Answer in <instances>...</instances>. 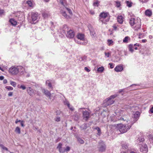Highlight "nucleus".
Listing matches in <instances>:
<instances>
[{"mask_svg":"<svg viewBox=\"0 0 153 153\" xmlns=\"http://www.w3.org/2000/svg\"><path fill=\"white\" fill-rule=\"evenodd\" d=\"M129 24L135 30H137L140 28L141 22L139 18H131L130 19Z\"/></svg>","mask_w":153,"mask_h":153,"instance_id":"nucleus-1","label":"nucleus"},{"mask_svg":"<svg viewBox=\"0 0 153 153\" xmlns=\"http://www.w3.org/2000/svg\"><path fill=\"white\" fill-rule=\"evenodd\" d=\"M25 70L23 67L21 66H12L9 70V71L12 74L16 75L19 72L23 74Z\"/></svg>","mask_w":153,"mask_h":153,"instance_id":"nucleus-2","label":"nucleus"},{"mask_svg":"<svg viewBox=\"0 0 153 153\" xmlns=\"http://www.w3.org/2000/svg\"><path fill=\"white\" fill-rule=\"evenodd\" d=\"M99 21L102 24H106L109 20L108 13L107 12H102L99 15Z\"/></svg>","mask_w":153,"mask_h":153,"instance_id":"nucleus-3","label":"nucleus"},{"mask_svg":"<svg viewBox=\"0 0 153 153\" xmlns=\"http://www.w3.org/2000/svg\"><path fill=\"white\" fill-rule=\"evenodd\" d=\"M131 124L130 125L119 124L117 125V128L119 131L122 133L127 132L131 127Z\"/></svg>","mask_w":153,"mask_h":153,"instance_id":"nucleus-4","label":"nucleus"},{"mask_svg":"<svg viewBox=\"0 0 153 153\" xmlns=\"http://www.w3.org/2000/svg\"><path fill=\"white\" fill-rule=\"evenodd\" d=\"M117 96V94H114L111 95L109 97L106 99L104 101V105L106 107L113 104L114 102L113 99Z\"/></svg>","mask_w":153,"mask_h":153,"instance_id":"nucleus-5","label":"nucleus"},{"mask_svg":"<svg viewBox=\"0 0 153 153\" xmlns=\"http://www.w3.org/2000/svg\"><path fill=\"white\" fill-rule=\"evenodd\" d=\"M77 38L78 39H79L80 41H85L84 42H81L79 41H78L76 39H75V41L78 44L84 45H85L87 44V42L86 40H85L84 35V34L81 33L79 34L77 36Z\"/></svg>","mask_w":153,"mask_h":153,"instance_id":"nucleus-6","label":"nucleus"},{"mask_svg":"<svg viewBox=\"0 0 153 153\" xmlns=\"http://www.w3.org/2000/svg\"><path fill=\"white\" fill-rule=\"evenodd\" d=\"M97 147L99 151L101 152H104L106 148L104 142L102 141H100L99 142Z\"/></svg>","mask_w":153,"mask_h":153,"instance_id":"nucleus-7","label":"nucleus"},{"mask_svg":"<svg viewBox=\"0 0 153 153\" xmlns=\"http://www.w3.org/2000/svg\"><path fill=\"white\" fill-rule=\"evenodd\" d=\"M31 18L32 22L38 21L39 19L38 13L36 12H32L31 14Z\"/></svg>","mask_w":153,"mask_h":153,"instance_id":"nucleus-8","label":"nucleus"},{"mask_svg":"<svg viewBox=\"0 0 153 153\" xmlns=\"http://www.w3.org/2000/svg\"><path fill=\"white\" fill-rule=\"evenodd\" d=\"M140 150L141 152L146 153L148 151V148L147 145L144 143H142L140 144Z\"/></svg>","mask_w":153,"mask_h":153,"instance_id":"nucleus-9","label":"nucleus"},{"mask_svg":"<svg viewBox=\"0 0 153 153\" xmlns=\"http://www.w3.org/2000/svg\"><path fill=\"white\" fill-rule=\"evenodd\" d=\"M74 32L71 30L68 31L66 34V36L69 38H72L74 36Z\"/></svg>","mask_w":153,"mask_h":153,"instance_id":"nucleus-10","label":"nucleus"},{"mask_svg":"<svg viewBox=\"0 0 153 153\" xmlns=\"http://www.w3.org/2000/svg\"><path fill=\"white\" fill-rule=\"evenodd\" d=\"M83 117L84 120H88L90 117V113L87 111H83Z\"/></svg>","mask_w":153,"mask_h":153,"instance_id":"nucleus-11","label":"nucleus"},{"mask_svg":"<svg viewBox=\"0 0 153 153\" xmlns=\"http://www.w3.org/2000/svg\"><path fill=\"white\" fill-rule=\"evenodd\" d=\"M62 144L59 143L57 147V149L59 150V152L60 153H63L65 152V148L62 147Z\"/></svg>","mask_w":153,"mask_h":153,"instance_id":"nucleus-12","label":"nucleus"},{"mask_svg":"<svg viewBox=\"0 0 153 153\" xmlns=\"http://www.w3.org/2000/svg\"><path fill=\"white\" fill-rule=\"evenodd\" d=\"M27 91L28 94L30 96H33L35 94L34 90L30 87L27 88Z\"/></svg>","mask_w":153,"mask_h":153,"instance_id":"nucleus-13","label":"nucleus"},{"mask_svg":"<svg viewBox=\"0 0 153 153\" xmlns=\"http://www.w3.org/2000/svg\"><path fill=\"white\" fill-rule=\"evenodd\" d=\"M24 2L26 3L29 7L33 8L34 6V2L31 0H28L24 1Z\"/></svg>","mask_w":153,"mask_h":153,"instance_id":"nucleus-14","label":"nucleus"},{"mask_svg":"<svg viewBox=\"0 0 153 153\" xmlns=\"http://www.w3.org/2000/svg\"><path fill=\"white\" fill-rule=\"evenodd\" d=\"M66 12V10H65V7L63 8V10H62L60 11L61 13L63 16L66 18L68 19L70 17L69 15L67 14Z\"/></svg>","mask_w":153,"mask_h":153,"instance_id":"nucleus-15","label":"nucleus"},{"mask_svg":"<svg viewBox=\"0 0 153 153\" xmlns=\"http://www.w3.org/2000/svg\"><path fill=\"white\" fill-rule=\"evenodd\" d=\"M42 92L44 93L46 96L49 97L50 99H51V94L49 91L45 89H42Z\"/></svg>","mask_w":153,"mask_h":153,"instance_id":"nucleus-16","label":"nucleus"},{"mask_svg":"<svg viewBox=\"0 0 153 153\" xmlns=\"http://www.w3.org/2000/svg\"><path fill=\"white\" fill-rule=\"evenodd\" d=\"M140 115V113L138 111H137L135 113H134L133 114V117L134 118V123L137 120V119H138V118L139 117Z\"/></svg>","mask_w":153,"mask_h":153,"instance_id":"nucleus-17","label":"nucleus"},{"mask_svg":"<svg viewBox=\"0 0 153 153\" xmlns=\"http://www.w3.org/2000/svg\"><path fill=\"white\" fill-rule=\"evenodd\" d=\"M135 46H139V44H135L134 45H133L132 44H130L128 45V49L131 52V53H132L134 51V47Z\"/></svg>","mask_w":153,"mask_h":153,"instance_id":"nucleus-18","label":"nucleus"},{"mask_svg":"<svg viewBox=\"0 0 153 153\" xmlns=\"http://www.w3.org/2000/svg\"><path fill=\"white\" fill-rule=\"evenodd\" d=\"M114 70L117 72H120L123 70V67L122 65H117L115 67Z\"/></svg>","mask_w":153,"mask_h":153,"instance_id":"nucleus-19","label":"nucleus"},{"mask_svg":"<svg viewBox=\"0 0 153 153\" xmlns=\"http://www.w3.org/2000/svg\"><path fill=\"white\" fill-rule=\"evenodd\" d=\"M145 15L148 17H150L152 15V12L151 10L148 9L145 11Z\"/></svg>","mask_w":153,"mask_h":153,"instance_id":"nucleus-20","label":"nucleus"},{"mask_svg":"<svg viewBox=\"0 0 153 153\" xmlns=\"http://www.w3.org/2000/svg\"><path fill=\"white\" fill-rule=\"evenodd\" d=\"M0 146L3 149L2 151L3 153H9V151L8 150L7 148L4 147L3 145L0 144Z\"/></svg>","mask_w":153,"mask_h":153,"instance_id":"nucleus-21","label":"nucleus"},{"mask_svg":"<svg viewBox=\"0 0 153 153\" xmlns=\"http://www.w3.org/2000/svg\"><path fill=\"white\" fill-rule=\"evenodd\" d=\"M89 29L91 35L92 37H94L96 35V33L94 29L91 26L89 27Z\"/></svg>","mask_w":153,"mask_h":153,"instance_id":"nucleus-22","label":"nucleus"},{"mask_svg":"<svg viewBox=\"0 0 153 153\" xmlns=\"http://www.w3.org/2000/svg\"><path fill=\"white\" fill-rule=\"evenodd\" d=\"M117 21L120 24H122L123 22V17L122 16H118L117 17Z\"/></svg>","mask_w":153,"mask_h":153,"instance_id":"nucleus-23","label":"nucleus"},{"mask_svg":"<svg viewBox=\"0 0 153 153\" xmlns=\"http://www.w3.org/2000/svg\"><path fill=\"white\" fill-rule=\"evenodd\" d=\"M130 40V38L128 36L125 37L123 40V42L125 43H127Z\"/></svg>","mask_w":153,"mask_h":153,"instance_id":"nucleus-24","label":"nucleus"},{"mask_svg":"<svg viewBox=\"0 0 153 153\" xmlns=\"http://www.w3.org/2000/svg\"><path fill=\"white\" fill-rule=\"evenodd\" d=\"M9 22L11 25L13 26L16 25L17 23L16 21L13 19H10L9 20Z\"/></svg>","mask_w":153,"mask_h":153,"instance_id":"nucleus-25","label":"nucleus"},{"mask_svg":"<svg viewBox=\"0 0 153 153\" xmlns=\"http://www.w3.org/2000/svg\"><path fill=\"white\" fill-rule=\"evenodd\" d=\"M95 129L98 132L97 134L100 136L101 133V131L100 128L98 127H96L95 128Z\"/></svg>","mask_w":153,"mask_h":153,"instance_id":"nucleus-26","label":"nucleus"},{"mask_svg":"<svg viewBox=\"0 0 153 153\" xmlns=\"http://www.w3.org/2000/svg\"><path fill=\"white\" fill-rule=\"evenodd\" d=\"M15 131L16 133L18 134H20L21 133L20 129L19 127H17L15 129Z\"/></svg>","mask_w":153,"mask_h":153,"instance_id":"nucleus-27","label":"nucleus"},{"mask_svg":"<svg viewBox=\"0 0 153 153\" xmlns=\"http://www.w3.org/2000/svg\"><path fill=\"white\" fill-rule=\"evenodd\" d=\"M104 68L102 66L101 67H100L98 68L97 71L99 72H102L104 71Z\"/></svg>","mask_w":153,"mask_h":153,"instance_id":"nucleus-28","label":"nucleus"},{"mask_svg":"<svg viewBox=\"0 0 153 153\" xmlns=\"http://www.w3.org/2000/svg\"><path fill=\"white\" fill-rule=\"evenodd\" d=\"M144 140V139L143 138H139L137 140V143L138 144H139L140 145V144L139 143H141V142H143Z\"/></svg>","mask_w":153,"mask_h":153,"instance_id":"nucleus-29","label":"nucleus"},{"mask_svg":"<svg viewBox=\"0 0 153 153\" xmlns=\"http://www.w3.org/2000/svg\"><path fill=\"white\" fill-rule=\"evenodd\" d=\"M65 10H66L67 12H68L70 16H71L72 15V12L70 9L65 7Z\"/></svg>","mask_w":153,"mask_h":153,"instance_id":"nucleus-30","label":"nucleus"},{"mask_svg":"<svg viewBox=\"0 0 153 153\" xmlns=\"http://www.w3.org/2000/svg\"><path fill=\"white\" fill-rule=\"evenodd\" d=\"M107 42H108V45L110 46L111 45H113V42L112 40L108 39L107 40Z\"/></svg>","mask_w":153,"mask_h":153,"instance_id":"nucleus-31","label":"nucleus"},{"mask_svg":"<svg viewBox=\"0 0 153 153\" xmlns=\"http://www.w3.org/2000/svg\"><path fill=\"white\" fill-rule=\"evenodd\" d=\"M149 138L151 143H153V135H149Z\"/></svg>","mask_w":153,"mask_h":153,"instance_id":"nucleus-32","label":"nucleus"},{"mask_svg":"<svg viewBox=\"0 0 153 153\" xmlns=\"http://www.w3.org/2000/svg\"><path fill=\"white\" fill-rule=\"evenodd\" d=\"M10 84L14 87H15L16 86V83L13 81H10Z\"/></svg>","mask_w":153,"mask_h":153,"instance_id":"nucleus-33","label":"nucleus"},{"mask_svg":"<svg viewBox=\"0 0 153 153\" xmlns=\"http://www.w3.org/2000/svg\"><path fill=\"white\" fill-rule=\"evenodd\" d=\"M105 56L106 57L108 58L109 57L110 55L111 54V53L105 52L104 53Z\"/></svg>","mask_w":153,"mask_h":153,"instance_id":"nucleus-34","label":"nucleus"},{"mask_svg":"<svg viewBox=\"0 0 153 153\" xmlns=\"http://www.w3.org/2000/svg\"><path fill=\"white\" fill-rule=\"evenodd\" d=\"M122 146L123 149H126L128 147V145L127 143H125L122 145Z\"/></svg>","mask_w":153,"mask_h":153,"instance_id":"nucleus-35","label":"nucleus"},{"mask_svg":"<svg viewBox=\"0 0 153 153\" xmlns=\"http://www.w3.org/2000/svg\"><path fill=\"white\" fill-rule=\"evenodd\" d=\"M60 2L62 5L65 6V3L66 1V0H59Z\"/></svg>","mask_w":153,"mask_h":153,"instance_id":"nucleus-36","label":"nucleus"},{"mask_svg":"<svg viewBox=\"0 0 153 153\" xmlns=\"http://www.w3.org/2000/svg\"><path fill=\"white\" fill-rule=\"evenodd\" d=\"M63 28L64 31H66L68 30V28L67 26L66 25H64L63 27Z\"/></svg>","mask_w":153,"mask_h":153,"instance_id":"nucleus-37","label":"nucleus"},{"mask_svg":"<svg viewBox=\"0 0 153 153\" xmlns=\"http://www.w3.org/2000/svg\"><path fill=\"white\" fill-rule=\"evenodd\" d=\"M126 3L127 6H128V7H130L131 6V4L130 2L127 1L126 2Z\"/></svg>","mask_w":153,"mask_h":153,"instance_id":"nucleus-38","label":"nucleus"},{"mask_svg":"<svg viewBox=\"0 0 153 153\" xmlns=\"http://www.w3.org/2000/svg\"><path fill=\"white\" fill-rule=\"evenodd\" d=\"M5 88L8 90H12L13 89V88L10 86H7Z\"/></svg>","mask_w":153,"mask_h":153,"instance_id":"nucleus-39","label":"nucleus"},{"mask_svg":"<svg viewBox=\"0 0 153 153\" xmlns=\"http://www.w3.org/2000/svg\"><path fill=\"white\" fill-rule=\"evenodd\" d=\"M46 84L48 85V86L50 87L51 88L52 87V85L51 83L49 82V81L47 80L46 81Z\"/></svg>","mask_w":153,"mask_h":153,"instance_id":"nucleus-40","label":"nucleus"},{"mask_svg":"<svg viewBox=\"0 0 153 153\" xmlns=\"http://www.w3.org/2000/svg\"><path fill=\"white\" fill-rule=\"evenodd\" d=\"M99 2L98 1H96L94 3V6H98L99 5Z\"/></svg>","mask_w":153,"mask_h":153,"instance_id":"nucleus-41","label":"nucleus"},{"mask_svg":"<svg viewBox=\"0 0 153 153\" xmlns=\"http://www.w3.org/2000/svg\"><path fill=\"white\" fill-rule=\"evenodd\" d=\"M65 105H67L68 108H70V104L68 101H65L64 102Z\"/></svg>","mask_w":153,"mask_h":153,"instance_id":"nucleus-42","label":"nucleus"},{"mask_svg":"<svg viewBox=\"0 0 153 153\" xmlns=\"http://www.w3.org/2000/svg\"><path fill=\"white\" fill-rule=\"evenodd\" d=\"M78 141L81 144H83L84 143V141L80 138L78 139Z\"/></svg>","mask_w":153,"mask_h":153,"instance_id":"nucleus-43","label":"nucleus"},{"mask_svg":"<svg viewBox=\"0 0 153 153\" xmlns=\"http://www.w3.org/2000/svg\"><path fill=\"white\" fill-rule=\"evenodd\" d=\"M116 6L117 7H119L120 6V3L119 1H116Z\"/></svg>","mask_w":153,"mask_h":153,"instance_id":"nucleus-44","label":"nucleus"},{"mask_svg":"<svg viewBox=\"0 0 153 153\" xmlns=\"http://www.w3.org/2000/svg\"><path fill=\"white\" fill-rule=\"evenodd\" d=\"M70 147L69 146H67L66 148H65V152H68L70 151Z\"/></svg>","mask_w":153,"mask_h":153,"instance_id":"nucleus-45","label":"nucleus"},{"mask_svg":"<svg viewBox=\"0 0 153 153\" xmlns=\"http://www.w3.org/2000/svg\"><path fill=\"white\" fill-rule=\"evenodd\" d=\"M109 65L110 66V68H114V65H113L112 63H109Z\"/></svg>","mask_w":153,"mask_h":153,"instance_id":"nucleus-46","label":"nucleus"},{"mask_svg":"<svg viewBox=\"0 0 153 153\" xmlns=\"http://www.w3.org/2000/svg\"><path fill=\"white\" fill-rule=\"evenodd\" d=\"M19 88L22 89L23 90L25 89L26 88V87L23 85H21Z\"/></svg>","mask_w":153,"mask_h":153,"instance_id":"nucleus-47","label":"nucleus"},{"mask_svg":"<svg viewBox=\"0 0 153 153\" xmlns=\"http://www.w3.org/2000/svg\"><path fill=\"white\" fill-rule=\"evenodd\" d=\"M149 113H153V106H152L149 111Z\"/></svg>","mask_w":153,"mask_h":153,"instance_id":"nucleus-48","label":"nucleus"},{"mask_svg":"<svg viewBox=\"0 0 153 153\" xmlns=\"http://www.w3.org/2000/svg\"><path fill=\"white\" fill-rule=\"evenodd\" d=\"M143 34L141 33H140L139 35L138 38L139 39H141L143 37Z\"/></svg>","mask_w":153,"mask_h":153,"instance_id":"nucleus-49","label":"nucleus"},{"mask_svg":"<svg viewBox=\"0 0 153 153\" xmlns=\"http://www.w3.org/2000/svg\"><path fill=\"white\" fill-rule=\"evenodd\" d=\"M142 3H146L149 0H139Z\"/></svg>","mask_w":153,"mask_h":153,"instance_id":"nucleus-50","label":"nucleus"},{"mask_svg":"<svg viewBox=\"0 0 153 153\" xmlns=\"http://www.w3.org/2000/svg\"><path fill=\"white\" fill-rule=\"evenodd\" d=\"M4 12V10L0 9V16H1Z\"/></svg>","mask_w":153,"mask_h":153,"instance_id":"nucleus-51","label":"nucleus"},{"mask_svg":"<svg viewBox=\"0 0 153 153\" xmlns=\"http://www.w3.org/2000/svg\"><path fill=\"white\" fill-rule=\"evenodd\" d=\"M48 14L46 13H44L42 14V16L43 17L45 18L48 16Z\"/></svg>","mask_w":153,"mask_h":153,"instance_id":"nucleus-52","label":"nucleus"},{"mask_svg":"<svg viewBox=\"0 0 153 153\" xmlns=\"http://www.w3.org/2000/svg\"><path fill=\"white\" fill-rule=\"evenodd\" d=\"M51 28H52V30H53V27H54V25H53L54 24H53V22H51Z\"/></svg>","mask_w":153,"mask_h":153,"instance_id":"nucleus-53","label":"nucleus"},{"mask_svg":"<svg viewBox=\"0 0 153 153\" xmlns=\"http://www.w3.org/2000/svg\"><path fill=\"white\" fill-rule=\"evenodd\" d=\"M60 120V118L59 117H57L55 119V121L57 122H59Z\"/></svg>","mask_w":153,"mask_h":153,"instance_id":"nucleus-54","label":"nucleus"},{"mask_svg":"<svg viewBox=\"0 0 153 153\" xmlns=\"http://www.w3.org/2000/svg\"><path fill=\"white\" fill-rule=\"evenodd\" d=\"M24 121H21V125L22 126L24 127L25 126L24 125Z\"/></svg>","mask_w":153,"mask_h":153,"instance_id":"nucleus-55","label":"nucleus"},{"mask_svg":"<svg viewBox=\"0 0 153 153\" xmlns=\"http://www.w3.org/2000/svg\"><path fill=\"white\" fill-rule=\"evenodd\" d=\"M85 70L88 72H89L90 71V70L87 67H85Z\"/></svg>","mask_w":153,"mask_h":153,"instance_id":"nucleus-56","label":"nucleus"},{"mask_svg":"<svg viewBox=\"0 0 153 153\" xmlns=\"http://www.w3.org/2000/svg\"><path fill=\"white\" fill-rule=\"evenodd\" d=\"M13 93L12 92H10L8 93V96L11 97L13 95Z\"/></svg>","mask_w":153,"mask_h":153,"instance_id":"nucleus-57","label":"nucleus"},{"mask_svg":"<svg viewBox=\"0 0 153 153\" xmlns=\"http://www.w3.org/2000/svg\"><path fill=\"white\" fill-rule=\"evenodd\" d=\"M72 111H73L74 110V108L71 106V107H70V108H69Z\"/></svg>","mask_w":153,"mask_h":153,"instance_id":"nucleus-58","label":"nucleus"},{"mask_svg":"<svg viewBox=\"0 0 153 153\" xmlns=\"http://www.w3.org/2000/svg\"><path fill=\"white\" fill-rule=\"evenodd\" d=\"M7 79H4L3 81V82L4 84H6L7 83Z\"/></svg>","mask_w":153,"mask_h":153,"instance_id":"nucleus-59","label":"nucleus"},{"mask_svg":"<svg viewBox=\"0 0 153 153\" xmlns=\"http://www.w3.org/2000/svg\"><path fill=\"white\" fill-rule=\"evenodd\" d=\"M4 76H0V80H2L4 79Z\"/></svg>","mask_w":153,"mask_h":153,"instance_id":"nucleus-60","label":"nucleus"},{"mask_svg":"<svg viewBox=\"0 0 153 153\" xmlns=\"http://www.w3.org/2000/svg\"><path fill=\"white\" fill-rule=\"evenodd\" d=\"M142 41L143 43H145L147 42V40L146 39H144L142 40Z\"/></svg>","mask_w":153,"mask_h":153,"instance_id":"nucleus-61","label":"nucleus"},{"mask_svg":"<svg viewBox=\"0 0 153 153\" xmlns=\"http://www.w3.org/2000/svg\"><path fill=\"white\" fill-rule=\"evenodd\" d=\"M21 121L20 120H18V119H16V120L15 121V123H17L18 122H21Z\"/></svg>","mask_w":153,"mask_h":153,"instance_id":"nucleus-62","label":"nucleus"},{"mask_svg":"<svg viewBox=\"0 0 153 153\" xmlns=\"http://www.w3.org/2000/svg\"><path fill=\"white\" fill-rule=\"evenodd\" d=\"M124 89H120L119 91V93H121L122 92H123V91Z\"/></svg>","mask_w":153,"mask_h":153,"instance_id":"nucleus-63","label":"nucleus"},{"mask_svg":"<svg viewBox=\"0 0 153 153\" xmlns=\"http://www.w3.org/2000/svg\"><path fill=\"white\" fill-rule=\"evenodd\" d=\"M113 27L115 30H116L117 28L116 26L115 25L113 26Z\"/></svg>","mask_w":153,"mask_h":153,"instance_id":"nucleus-64","label":"nucleus"}]
</instances>
